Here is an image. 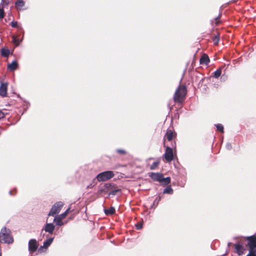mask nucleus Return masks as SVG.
Returning <instances> with one entry per match:
<instances>
[{
  "label": "nucleus",
  "mask_w": 256,
  "mask_h": 256,
  "mask_svg": "<svg viewBox=\"0 0 256 256\" xmlns=\"http://www.w3.org/2000/svg\"><path fill=\"white\" fill-rule=\"evenodd\" d=\"M14 240L10 234V231L6 227L2 228L0 232V242L12 244Z\"/></svg>",
  "instance_id": "nucleus-4"
},
{
  "label": "nucleus",
  "mask_w": 256,
  "mask_h": 256,
  "mask_svg": "<svg viewBox=\"0 0 256 256\" xmlns=\"http://www.w3.org/2000/svg\"><path fill=\"white\" fill-rule=\"evenodd\" d=\"M223 66H220L212 74V76L215 78H218L221 75L222 70Z\"/></svg>",
  "instance_id": "nucleus-19"
},
{
  "label": "nucleus",
  "mask_w": 256,
  "mask_h": 256,
  "mask_svg": "<svg viewBox=\"0 0 256 256\" xmlns=\"http://www.w3.org/2000/svg\"><path fill=\"white\" fill-rule=\"evenodd\" d=\"M10 0H2V2L0 4V6L2 8H4L5 6H8V4L10 3Z\"/></svg>",
  "instance_id": "nucleus-25"
},
{
  "label": "nucleus",
  "mask_w": 256,
  "mask_h": 256,
  "mask_svg": "<svg viewBox=\"0 0 256 256\" xmlns=\"http://www.w3.org/2000/svg\"><path fill=\"white\" fill-rule=\"evenodd\" d=\"M5 15V13L4 10V8L2 7L0 8V19H2Z\"/></svg>",
  "instance_id": "nucleus-28"
},
{
  "label": "nucleus",
  "mask_w": 256,
  "mask_h": 256,
  "mask_svg": "<svg viewBox=\"0 0 256 256\" xmlns=\"http://www.w3.org/2000/svg\"><path fill=\"white\" fill-rule=\"evenodd\" d=\"M38 244L37 242L34 239H32L28 242V250L30 252H34L38 248Z\"/></svg>",
  "instance_id": "nucleus-8"
},
{
  "label": "nucleus",
  "mask_w": 256,
  "mask_h": 256,
  "mask_svg": "<svg viewBox=\"0 0 256 256\" xmlns=\"http://www.w3.org/2000/svg\"><path fill=\"white\" fill-rule=\"evenodd\" d=\"M149 176L154 181L158 182L164 186H166L170 183L171 178L170 177L164 178L163 174L159 172H150Z\"/></svg>",
  "instance_id": "nucleus-3"
},
{
  "label": "nucleus",
  "mask_w": 256,
  "mask_h": 256,
  "mask_svg": "<svg viewBox=\"0 0 256 256\" xmlns=\"http://www.w3.org/2000/svg\"><path fill=\"white\" fill-rule=\"evenodd\" d=\"M249 252L254 256H256V248H250Z\"/></svg>",
  "instance_id": "nucleus-27"
},
{
  "label": "nucleus",
  "mask_w": 256,
  "mask_h": 256,
  "mask_svg": "<svg viewBox=\"0 0 256 256\" xmlns=\"http://www.w3.org/2000/svg\"><path fill=\"white\" fill-rule=\"evenodd\" d=\"M176 136V134L170 130H168L164 137V144L165 143V138H166L168 140L171 141Z\"/></svg>",
  "instance_id": "nucleus-9"
},
{
  "label": "nucleus",
  "mask_w": 256,
  "mask_h": 256,
  "mask_svg": "<svg viewBox=\"0 0 256 256\" xmlns=\"http://www.w3.org/2000/svg\"><path fill=\"white\" fill-rule=\"evenodd\" d=\"M62 220H64V218L58 216L54 218V222H55L57 226H62L64 224V223L62 222Z\"/></svg>",
  "instance_id": "nucleus-17"
},
{
  "label": "nucleus",
  "mask_w": 256,
  "mask_h": 256,
  "mask_svg": "<svg viewBox=\"0 0 256 256\" xmlns=\"http://www.w3.org/2000/svg\"><path fill=\"white\" fill-rule=\"evenodd\" d=\"M63 206L64 203L62 202H58L55 203L52 206V208L50 210V211L48 216H54L56 214L59 213Z\"/></svg>",
  "instance_id": "nucleus-6"
},
{
  "label": "nucleus",
  "mask_w": 256,
  "mask_h": 256,
  "mask_svg": "<svg viewBox=\"0 0 256 256\" xmlns=\"http://www.w3.org/2000/svg\"><path fill=\"white\" fill-rule=\"evenodd\" d=\"M10 50L6 48H2L1 50L2 55L4 57H8L10 54Z\"/></svg>",
  "instance_id": "nucleus-22"
},
{
  "label": "nucleus",
  "mask_w": 256,
  "mask_h": 256,
  "mask_svg": "<svg viewBox=\"0 0 256 256\" xmlns=\"http://www.w3.org/2000/svg\"><path fill=\"white\" fill-rule=\"evenodd\" d=\"M24 2L22 0H18L16 2V8H22L24 6Z\"/></svg>",
  "instance_id": "nucleus-23"
},
{
  "label": "nucleus",
  "mask_w": 256,
  "mask_h": 256,
  "mask_svg": "<svg viewBox=\"0 0 256 256\" xmlns=\"http://www.w3.org/2000/svg\"><path fill=\"white\" fill-rule=\"evenodd\" d=\"M10 193L12 194V191H10Z\"/></svg>",
  "instance_id": "nucleus-38"
},
{
  "label": "nucleus",
  "mask_w": 256,
  "mask_h": 256,
  "mask_svg": "<svg viewBox=\"0 0 256 256\" xmlns=\"http://www.w3.org/2000/svg\"><path fill=\"white\" fill-rule=\"evenodd\" d=\"M114 176L112 171H106L98 174L96 178L98 182H104L108 180Z\"/></svg>",
  "instance_id": "nucleus-5"
},
{
  "label": "nucleus",
  "mask_w": 256,
  "mask_h": 256,
  "mask_svg": "<svg viewBox=\"0 0 256 256\" xmlns=\"http://www.w3.org/2000/svg\"><path fill=\"white\" fill-rule=\"evenodd\" d=\"M187 95V88L185 85L180 84L176 89L173 99L176 104L180 108L182 107Z\"/></svg>",
  "instance_id": "nucleus-1"
},
{
  "label": "nucleus",
  "mask_w": 256,
  "mask_h": 256,
  "mask_svg": "<svg viewBox=\"0 0 256 256\" xmlns=\"http://www.w3.org/2000/svg\"><path fill=\"white\" fill-rule=\"evenodd\" d=\"M53 240V238H50L46 240V241L44 242L43 246H41L39 249V250H41L43 248H48L52 244Z\"/></svg>",
  "instance_id": "nucleus-16"
},
{
  "label": "nucleus",
  "mask_w": 256,
  "mask_h": 256,
  "mask_svg": "<svg viewBox=\"0 0 256 256\" xmlns=\"http://www.w3.org/2000/svg\"><path fill=\"white\" fill-rule=\"evenodd\" d=\"M18 64L16 60H14L11 64L8 65V69L10 71H14L18 68Z\"/></svg>",
  "instance_id": "nucleus-15"
},
{
  "label": "nucleus",
  "mask_w": 256,
  "mask_h": 256,
  "mask_svg": "<svg viewBox=\"0 0 256 256\" xmlns=\"http://www.w3.org/2000/svg\"><path fill=\"white\" fill-rule=\"evenodd\" d=\"M116 152L118 154H125L126 153V150H121V149L116 150Z\"/></svg>",
  "instance_id": "nucleus-30"
},
{
  "label": "nucleus",
  "mask_w": 256,
  "mask_h": 256,
  "mask_svg": "<svg viewBox=\"0 0 256 256\" xmlns=\"http://www.w3.org/2000/svg\"><path fill=\"white\" fill-rule=\"evenodd\" d=\"M164 194H172L173 193V190L170 186H168L164 190Z\"/></svg>",
  "instance_id": "nucleus-21"
},
{
  "label": "nucleus",
  "mask_w": 256,
  "mask_h": 256,
  "mask_svg": "<svg viewBox=\"0 0 256 256\" xmlns=\"http://www.w3.org/2000/svg\"><path fill=\"white\" fill-rule=\"evenodd\" d=\"M55 226L52 223H46L44 227L42 228V230H44L46 232H48L50 234H52Z\"/></svg>",
  "instance_id": "nucleus-13"
},
{
  "label": "nucleus",
  "mask_w": 256,
  "mask_h": 256,
  "mask_svg": "<svg viewBox=\"0 0 256 256\" xmlns=\"http://www.w3.org/2000/svg\"><path fill=\"white\" fill-rule=\"evenodd\" d=\"M226 147H227L228 149L230 150L232 148V146L230 144H226Z\"/></svg>",
  "instance_id": "nucleus-36"
},
{
  "label": "nucleus",
  "mask_w": 256,
  "mask_h": 256,
  "mask_svg": "<svg viewBox=\"0 0 256 256\" xmlns=\"http://www.w3.org/2000/svg\"><path fill=\"white\" fill-rule=\"evenodd\" d=\"M216 127L218 131L220 132H223L224 127L222 124H218L216 125Z\"/></svg>",
  "instance_id": "nucleus-29"
},
{
  "label": "nucleus",
  "mask_w": 256,
  "mask_h": 256,
  "mask_svg": "<svg viewBox=\"0 0 256 256\" xmlns=\"http://www.w3.org/2000/svg\"><path fill=\"white\" fill-rule=\"evenodd\" d=\"M92 188V184L88 186V188Z\"/></svg>",
  "instance_id": "nucleus-37"
},
{
  "label": "nucleus",
  "mask_w": 256,
  "mask_h": 256,
  "mask_svg": "<svg viewBox=\"0 0 256 256\" xmlns=\"http://www.w3.org/2000/svg\"><path fill=\"white\" fill-rule=\"evenodd\" d=\"M247 239L249 248H256V236H255L248 237Z\"/></svg>",
  "instance_id": "nucleus-12"
},
{
  "label": "nucleus",
  "mask_w": 256,
  "mask_h": 256,
  "mask_svg": "<svg viewBox=\"0 0 256 256\" xmlns=\"http://www.w3.org/2000/svg\"><path fill=\"white\" fill-rule=\"evenodd\" d=\"M234 248L236 252L239 256H241L244 254L245 248L244 246L240 244V243L234 244Z\"/></svg>",
  "instance_id": "nucleus-10"
},
{
  "label": "nucleus",
  "mask_w": 256,
  "mask_h": 256,
  "mask_svg": "<svg viewBox=\"0 0 256 256\" xmlns=\"http://www.w3.org/2000/svg\"><path fill=\"white\" fill-rule=\"evenodd\" d=\"M218 17L216 18L214 21L212 22V24H215L216 26H217L218 24L220 22L218 20Z\"/></svg>",
  "instance_id": "nucleus-31"
},
{
  "label": "nucleus",
  "mask_w": 256,
  "mask_h": 256,
  "mask_svg": "<svg viewBox=\"0 0 256 256\" xmlns=\"http://www.w3.org/2000/svg\"><path fill=\"white\" fill-rule=\"evenodd\" d=\"M10 26L12 28H20V26L18 25V22L16 21H14V20L10 22Z\"/></svg>",
  "instance_id": "nucleus-26"
},
{
  "label": "nucleus",
  "mask_w": 256,
  "mask_h": 256,
  "mask_svg": "<svg viewBox=\"0 0 256 256\" xmlns=\"http://www.w3.org/2000/svg\"><path fill=\"white\" fill-rule=\"evenodd\" d=\"M136 227L137 230H140L142 228V224L141 223H138L136 225Z\"/></svg>",
  "instance_id": "nucleus-33"
},
{
  "label": "nucleus",
  "mask_w": 256,
  "mask_h": 256,
  "mask_svg": "<svg viewBox=\"0 0 256 256\" xmlns=\"http://www.w3.org/2000/svg\"><path fill=\"white\" fill-rule=\"evenodd\" d=\"M170 110L176 111L178 110V109L176 108V106H174L170 108Z\"/></svg>",
  "instance_id": "nucleus-34"
},
{
  "label": "nucleus",
  "mask_w": 256,
  "mask_h": 256,
  "mask_svg": "<svg viewBox=\"0 0 256 256\" xmlns=\"http://www.w3.org/2000/svg\"><path fill=\"white\" fill-rule=\"evenodd\" d=\"M0 112H2L1 111H0Z\"/></svg>",
  "instance_id": "nucleus-39"
},
{
  "label": "nucleus",
  "mask_w": 256,
  "mask_h": 256,
  "mask_svg": "<svg viewBox=\"0 0 256 256\" xmlns=\"http://www.w3.org/2000/svg\"><path fill=\"white\" fill-rule=\"evenodd\" d=\"M121 192V189L118 188L116 184L107 183L99 190L98 192L100 194L108 193L109 196H115Z\"/></svg>",
  "instance_id": "nucleus-2"
},
{
  "label": "nucleus",
  "mask_w": 256,
  "mask_h": 256,
  "mask_svg": "<svg viewBox=\"0 0 256 256\" xmlns=\"http://www.w3.org/2000/svg\"><path fill=\"white\" fill-rule=\"evenodd\" d=\"M70 208H68L64 212L62 213V214L58 215L60 216L62 218H64L67 214H68L69 212L70 211Z\"/></svg>",
  "instance_id": "nucleus-24"
},
{
  "label": "nucleus",
  "mask_w": 256,
  "mask_h": 256,
  "mask_svg": "<svg viewBox=\"0 0 256 256\" xmlns=\"http://www.w3.org/2000/svg\"><path fill=\"white\" fill-rule=\"evenodd\" d=\"M104 212L106 216L112 215L116 212V210L114 207L111 206L108 209H104Z\"/></svg>",
  "instance_id": "nucleus-18"
},
{
  "label": "nucleus",
  "mask_w": 256,
  "mask_h": 256,
  "mask_svg": "<svg viewBox=\"0 0 256 256\" xmlns=\"http://www.w3.org/2000/svg\"><path fill=\"white\" fill-rule=\"evenodd\" d=\"M164 158L166 162H170L174 159V154L172 148L166 146L164 154Z\"/></svg>",
  "instance_id": "nucleus-7"
},
{
  "label": "nucleus",
  "mask_w": 256,
  "mask_h": 256,
  "mask_svg": "<svg viewBox=\"0 0 256 256\" xmlns=\"http://www.w3.org/2000/svg\"><path fill=\"white\" fill-rule=\"evenodd\" d=\"M210 62V60L208 56L206 54H203L200 60V64L202 65L207 66L209 64Z\"/></svg>",
  "instance_id": "nucleus-14"
},
{
  "label": "nucleus",
  "mask_w": 256,
  "mask_h": 256,
  "mask_svg": "<svg viewBox=\"0 0 256 256\" xmlns=\"http://www.w3.org/2000/svg\"><path fill=\"white\" fill-rule=\"evenodd\" d=\"M8 90V83H2L0 86V96L2 97L6 96Z\"/></svg>",
  "instance_id": "nucleus-11"
},
{
  "label": "nucleus",
  "mask_w": 256,
  "mask_h": 256,
  "mask_svg": "<svg viewBox=\"0 0 256 256\" xmlns=\"http://www.w3.org/2000/svg\"><path fill=\"white\" fill-rule=\"evenodd\" d=\"M5 116L4 113H0V120L4 118Z\"/></svg>",
  "instance_id": "nucleus-35"
},
{
  "label": "nucleus",
  "mask_w": 256,
  "mask_h": 256,
  "mask_svg": "<svg viewBox=\"0 0 256 256\" xmlns=\"http://www.w3.org/2000/svg\"><path fill=\"white\" fill-rule=\"evenodd\" d=\"M213 41L214 42V44H217L218 41H219V38L218 37H217L216 36H215L214 38H213Z\"/></svg>",
  "instance_id": "nucleus-32"
},
{
  "label": "nucleus",
  "mask_w": 256,
  "mask_h": 256,
  "mask_svg": "<svg viewBox=\"0 0 256 256\" xmlns=\"http://www.w3.org/2000/svg\"><path fill=\"white\" fill-rule=\"evenodd\" d=\"M160 161L159 160H158L154 162L150 166V169L151 170H154L156 169L158 165L160 164Z\"/></svg>",
  "instance_id": "nucleus-20"
}]
</instances>
